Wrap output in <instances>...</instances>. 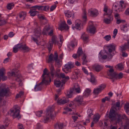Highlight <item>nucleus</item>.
<instances>
[{
  "mask_svg": "<svg viewBox=\"0 0 129 129\" xmlns=\"http://www.w3.org/2000/svg\"><path fill=\"white\" fill-rule=\"evenodd\" d=\"M115 46L113 44H110L107 46V49L109 53H111L112 51H115Z\"/></svg>",
  "mask_w": 129,
  "mask_h": 129,
  "instance_id": "obj_18",
  "label": "nucleus"
},
{
  "mask_svg": "<svg viewBox=\"0 0 129 129\" xmlns=\"http://www.w3.org/2000/svg\"><path fill=\"white\" fill-rule=\"evenodd\" d=\"M81 38L85 43H86L88 41V36L85 33H83Z\"/></svg>",
  "mask_w": 129,
  "mask_h": 129,
  "instance_id": "obj_19",
  "label": "nucleus"
},
{
  "mask_svg": "<svg viewBox=\"0 0 129 129\" xmlns=\"http://www.w3.org/2000/svg\"><path fill=\"white\" fill-rule=\"evenodd\" d=\"M125 22V21L124 20L120 19H117L116 20V23L119 24L121 23H124Z\"/></svg>",
  "mask_w": 129,
  "mask_h": 129,
  "instance_id": "obj_55",
  "label": "nucleus"
},
{
  "mask_svg": "<svg viewBox=\"0 0 129 129\" xmlns=\"http://www.w3.org/2000/svg\"><path fill=\"white\" fill-rule=\"evenodd\" d=\"M64 68L63 69V71L66 73L71 72V69L74 67L73 64L71 62H69L67 64H66L64 66Z\"/></svg>",
  "mask_w": 129,
  "mask_h": 129,
  "instance_id": "obj_7",
  "label": "nucleus"
},
{
  "mask_svg": "<svg viewBox=\"0 0 129 129\" xmlns=\"http://www.w3.org/2000/svg\"><path fill=\"white\" fill-rule=\"evenodd\" d=\"M88 14L92 17H95L99 14L98 11L96 9L91 8L88 10Z\"/></svg>",
  "mask_w": 129,
  "mask_h": 129,
  "instance_id": "obj_12",
  "label": "nucleus"
},
{
  "mask_svg": "<svg viewBox=\"0 0 129 129\" xmlns=\"http://www.w3.org/2000/svg\"><path fill=\"white\" fill-rule=\"evenodd\" d=\"M53 44L51 41H50L49 44L47 46V48L49 52H50L52 49Z\"/></svg>",
  "mask_w": 129,
  "mask_h": 129,
  "instance_id": "obj_35",
  "label": "nucleus"
},
{
  "mask_svg": "<svg viewBox=\"0 0 129 129\" xmlns=\"http://www.w3.org/2000/svg\"><path fill=\"white\" fill-rule=\"evenodd\" d=\"M6 101L3 100V98H0V105H4L6 104Z\"/></svg>",
  "mask_w": 129,
  "mask_h": 129,
  "instance_id": "obj_50",
  "label": "nucleus"
},
{
  "mask_svg": "<svg viewBox=\"0 0 129 129\" xmlns=\"http://www.w3.org/2000/svg\"><path fill=\"white\" fill-rule=\"evenodd\" d=\"M74 101L82 105H84L86 104V103L83 101V98L81 96H77L74 99Z\"/></svg>",
  "mask_w": 129,
  "mask_h": 129,
  "instance_id": "obj_13",
  "label": "nucleus"
},
{
  "mask_svg": "<svg viewBox=\"0 0 129 129\" xmlns=\"http://www.w3.org/2000/svg\"><path fill=\"white\" fill-rule=\"evenodd\" d=\"M54 111V109L52 107H49L47 108L46 111V117L44 119L45 123L48 121L50 117L53 118V114Z\"/></svg>",
  "mask_w": 129,
  "mask_h": 129,
  "instance_id": "obj_4",
  "label": "nucleus"
},
{
  "mask_svg": "<svg viewBox=\"0 0 129 129\" xmlns=\"http://www.w3.org/2000/svg\"><path fill=\"white\" fill-rule=\"evenodd\" d=\"M51 42L53 44L56 45L57 42V37L55 36H53L51 38Z\"/></svg>",
  "mask_w": 129,
  "mask_h": 129,
  "instance_id": "obj_36",
  "label": "nucleus"
},
{
  "mask_svg": "<svg viewBox=\"0 0 129 129\" xmlns=\"http://www.w3.org/2000/svg\"><path fill=\"white\" fill-rule=\"evenodd\" d=\"M78 0H68L69 3L71 4H73L77 2Z\"/></svg>",
  "mask_w": 129,
  "mask_h": 129,
  "instance_id": "obj_60",
  "label": "nucleus"
},
{
  "mask_svg": "<svg viewBox=\"0 0 129 129\" xmlns=\"http://www.w3.org/2000/svg\"><path fill=\"white\" fill-rule=\"evenodd\" d=\"M5 74V69L4 68H2L0 69V77L1 78Z\"/></svg>",
  "mask_w": 129,
  "mask_h": 129,
  "instance_id": "obj_40",
  "label": "nucleus"
},
{
  "mask_svg": "<svg viewBox=\"0 0 129 129\" xmlns=\"http://www.w3.org/2000/svg\"><path fill=\"white\" fill-rule=\"evenodd\" d=\"M109 75H110V78L112 79L115 78L116 79H119L123 77V74L121 73L119 74H117L114 71V70H111L109 72Z\"/></svg>",
  "mask_w": 129,
  "mask_h": 129,
  "instance_id": "obj_6",
  "label": "nucleus"
},
{
  "mask_svg": "<svg viewBox=\"0 0 129 129\" xmlns=\"http://www.w3.org/2000/svg\"><path fill=\"white\" fill-rule=\"evenodd\" d=\"M112 11L111 10L108 9V10L104 14V15L108 16V17H113V16L112 14Z\"/></svg>",
  "mask_w": 129,
  "mask_h": 129,
  "instance_id": "obj_25",
  "label": "nucleus"
},
{
  "mask_svg": "<svg viewBox=\"0 0 129 129\" xmlns=\"http://www.w3.org/2000/svg\"><path fill=\"white\" fill-rule=\"evenodd\" d=\"M18 128L19 129H24V127L23 125L19 123V124Z\"/></svg>",
  "mask_w": 129,
  "mask_h": 129,
  "instance_id": "obj_62",
  "label": "nucleus"
},
{
  "mask_svg": "<svg viewBox=\"0 0 129 129\" xmlns=\"http://www.w3.org/2000/svg\"><path fill=\"white\" fill-rule=\"evenodd\" d=\"M73 88L74 89V91L75 90L77 93H79L80 92V87L78 84H75Z\"/></svg>",
  "mask_w": 129,
  "mask_h": 129,
  "instance_id": "obj_22",
  "label": "nucleus"
},
{
  "mask_svg": "<svg viewBox=\"0 0 129 129\" xmlns=\"http://www.w3.org/2000/svg\"><path fill=\"white\" fill-rule=\"evenodd\" d=\"M55 128L58 129H62L63 127V124L62 123H58L54 125Z\"/></svg>",
  "mask_w": 129,
  "mask_h": 129,
  "instance_id": "obj_23",
  "label": "nucleus"
},
{
  "mask_svg": "<svg viewBox=\"0 0 129 129\" xmlns=\"http://www.w3.org/2000/svg\"><path fill=\"white\" fill-rule=\"evenodd\" d=\"M16 80L19 82V85L20 86H21L22 85V83L21 82V76L19 75L17 76V78L16 79Z\"/></svg>",
  "mask_w": 129,
  "mask_h": 129,
  "instance_id": "obj_41",
  "label": "nucleus"
},
{
  "mask_svg": "<svg viewBox=\"0 0 129 129\" xmlns=\"http://www.w3.org/2000/svg\"><path fill=\"white\" fill-rule=\"evenodd\" d=\"M96 29L92 21H89L88 27L87 28V31L90 33L94 34Z\"/></svg>",
  "mask_w": 129,
  "mask_h": 129,
  "instance_id": "obj_8",
  "label": "nucleus"
},
{
  "mask_svg": "<svg viewBox=\"0 0 129 129\" xmlns=\"http://www.w3.org/2000/svg\"><path fill=\"white\" fill-rule=\"evenodd\" d=\"M117 66L118 69L120 70H122L123 69V65L121 63L118 64Z\"/></svg>",
  "mask_w": 129,
  "mask_h": 129,
  "instance_id": "obj_56",
  "label": "nucleus"
},
{
  "mask_svg": "<svg viewBox=\"0 0 129 129\" xmlns=\"http://www.w3.org/2000/svg\"><path fill=\"white\" fill-rule=\"evenodd\" d=\"M56 7V6L55 5L52 6L50 8V10L51 11H53L55 8Z\"/></svg>",
  "mask_w": 129,
  "mask_h": 129,
  "instance_id": "obj_64",
  "label": "nucleus"
},
{
  "mask_svg": "<svg viewBox=\"0 0 129 129\" xmlns=\"http://www.w3.org/2000/svg\"><path fill=\"white\" fill-rule=\"evenodd\" d=\"M82 59L83 60L82 64L83 65L86 64L88 61L86 59V56L85 54H83Z\"/></svg>",
  "mask_w": 129,
  "mask_h": 129,
  "instance_id": "obj_34",
  "label": "nucleus"
},
{
  "mask_svg": "<svg viewBox=\"0 0 129 129\" xmlns=\"http://www.w3.org/2000/svg\"><path fill=\"white\" fill-rule=\"evenodd\" d=\"M54 84L55 86L57 87H59L61 85V82L58 79H55L54 80Z\"/></svg>",
  "mask_w": 129,
  "mask_h": 129,
  "instance_id": "obj_28",
  "label": "nucleus"
},
{
  "mask_svg": "<svg viewBox=\"0 0 129 129\" xmlns=\"http://www.w3.org/2000/svg\"><path fill=\"white\" fill-rule=\"evenodd\" d=\"M67 79H63L62 80V82H61V87H62L63 84L65 83L67 81Z\"/></svg>",
  "mask_w": 129,
  "mask_h": 129,
  "instance_id": "obj_61",
  "label": "nucleus"
},
{
  "mask_svg": "<svg viewBox=\"0 0 129 129\" xmlns=\"http://www.w3.org/2000/svg\"><path fill=\"white\" fill-rule=\"evenodd\" d=\"M20 110L18 109L12 110L11 111V115H12L13 118H17L19 119L21 118L20 115Z\"/></svg>",
  "mask_w": 129,
  "mask_h": 129,
  "instance_id": "obj_11",
  "label": "nucleus"
},
{
  "mask_svg": "<svg viewBox=\"0 0 129 129\" xmlns=\"http://www.w3.org/2000/svg\"><path fill=\"white\" fill-rule=\"evenodd\" d=\"M14 5L13 3H9L7 4V7L8 9L10 10L14 7Z\"/></svg>",
  "mask_w": 129,
  "mask_h": 129,
  "instance_id": "obj_43",
  "label": "nucleus"
},
{
  "mask_svg": "<svg viewBox=\"0 0 129 129\" xmlns=\"http://www.w3.org/2000/svg\"><path fill=\"white\" fill-rule=\"evenodd\" d=\"M49 69L50 70V73H49V75L50 74L51 76L52 77H53L55 74V70L54 66L52 63L50 64V65L49 66ZM47 73V72H46V74H48ZM50 77V76H49Z\"/></svg>",
  "mask_w": 129,
  "mask_h": 129,
  "instance_id": "obj_16",
  "label": "nucleus"
},
{
  "mask_svg": "<svg viewBox=\"0 0 129 129\" xmlns=\"http://www.w3.org/2000/svg\"><path fill=\"white\" fill-rule=\"evenodd\" d=\"M43 113L42 110H40L37 111L36 113V116L38 117H40L41 116V115Z\"/></svg>",
  "mask_w": 129,
  "mask_h": 129,
  "instance_id": "obj_52",
  "label": "nucleus"
},
{
  "mask_svg": "<svg viewBox=\"0 0 129 129\" xmlns=\"http://www.w3.org/2000/svg\"><path fill=\"white\" fill-rule=\"evenodd\" d=\"M105 67L107 68H110V69L108 70L107 72V73L108 76L110 77V75H109V72H110V70H114L113 69V66H110L106 65Z\"/></svg>",
  "mask_w": 129,
  "mask_h": 129,
  "instance_id": "obj_54",
  "label": "nucleus"
},
{
  "mask_svg": "<svg viewBox=\"0 0 129 129\" xmlns=\"http://www.w3.org/2000/svg\"><path fill=\"white\" fill-rule=\"evenodd\" d=\"M69 101V100L68 98H64L61 99L59 100H58V102L59 103V104L61 105L63 104L67 103Z\"/></svg>",
  "mask_w": 129,
  "mask_h": 129,
  "instance_id": "obj_20",
  "label": "nucleus"
},
{
  "mask_svg": "<svg viewBox=\"0 0 129 129\" xmlns=\"http://www.w3.org/2000/svg\"><path fill=\"white\" fill-rule=\"evenodd\" d=\"M15 34L12 32H10L8 34L9 37H13L14 35Z\"/></svg>",
  "mask_w": 129,
  "mask_h": 129,
  "instance_id": "obj_63",
  "label": "nucleus"
},
{
  "mask_svg": "<svg viewBox=\"0 0 129 129\" xmlns=\"http://www.w3.org/2000/svg\"><path fill=\"white\" fill-rule=\"evenodd\" d=\"M106 87L105 85H101L99 88L95 89L93 91V93L95 94H98L101 92V91L103 89Z\"/></svg>",
  "mask_w": 129,
  "mask_h": 129,
  "instance_id": "obj_15",
  "label": "nucleus"
},
{
  "mask_svg": "<svg viewBox=\"0 0 129 129\" xmlns=\"http://www.w3.org/2000/svg\"><path fill=\"white\" fill-rule=\"evenodd\" d=\"M123 119V115H121L120 114H118L117 119V122L119 123Z\"/></svg>",
  "mask_w": 129,
  "mask_h": 129,
  "instance_id": "obj_38",
  "label": "nucleus"
},
{
  "mask_svg": "<svg viewBox=\"0 0 129 129\" xmlns=\"http://www.w3.org/2000/svg\"><path fill=\"white\" fill-rule=\"evenodd\" d=\"M120 103L119 101H118L114 104L113 106L115 107L119 108L120 106Z\"/></svg>",
  "mask_w": 129,
  "mask_h": 129,
  "instance_id": "obj_59",
  "label": "nucleus"
},
{
  "mask_svg": "<svg viewBox=\"0 0 129 129\" xmlns=\"http://www.w3.org/2000/svg\"><path fill=\"white\" fill-rule=\"evenodd\" d=\"M41 6L36 5L34 6H33L31 7V8H33L34 9L33 10H35L36 9H38L39 10H40Z\"/></svg>",
  "mask_w": 129,
  "mask_h": 129,
  "instance_id": "obj_57",
  "label": "nucleus"
},
{
  "mask_svg": "<svg viewBox=\"0 0 129 129\" xmlns=\"http://www.w3.org/2000/svg\"><path fill=\"white\" fill-rule=\"evenodd\" d=\"M105 39L107 41H108L110 40L111 39V36L110 35H107L104 37Z\"/></svg>",
  "mask_w": 129,
  "mask_h": 129,
  "instance_id": "obj_58",
  "label": "nucleus"
},
{
  "mask_svg": "<svg viewBox=\"0 0 129 129\" xmlns=\"http://www.w3.org/2000/svg\"><path fill=\"white\" fill-rule=\"evenodd\" d=\"M49 7L48 6H41V10H43L44 11H47L49 9Z\"/></svg>",
  "mask_w": 129,
  "mask_h": 129,
  "instance_id": "obj_51",
  "label": "nucleus"
},
{
  "mask_svg": "<svg viewBox=\"0 0 129 129\" xmlns=\"http://www.w3.org/2000/svg\"><path fill=\"white\" fill-rule=\"evenodd\" d=\"M73 74H75V75H76V77H74V75H73L72 76V78L73 79H77L78 78V72H76V71H75Z\"/></svg>",
  "mask_w": 129,
  "mask_h": 129,
  "instance_id": "obj_53",
  "label": "nucleus"
},
{
  "mask_svg": "<svg viewBox=\"0 0 129 129\" xmlns=\"http://www.w3.org/2000/svg\"><path fill=\"white\" fill-rule=\"evenodd\" d=\"M115 111L113 109L111 108L110 110L108 117L111 121L115 120L116 117L115 114Z\"/></svg>",
  "mask_w": 129,
  "mask_h": 129,
  "instance_id": "obj_9",
  "label": "nucleus"
},
{
  "mask_svg": "<svg viewBox=\"0 0 129 129\" xmlns=\"http://www.w3.org/2000/svg\"><path fill=\"white\" fill-rule=\"evenodd\" d=\"M74 91V89L72 88L70 90L67 92V95L68 97L71 98L72 97V93Z\"/></svg>",
  "mask_w": 129,
  "mask_h": 129,
  "instance_id": "obj_31",
  "label": "nucleus"
},
{
  "mask_svg": "<svg viewBox=\"0 0 129 129\" xmlns=\"http://www.w3.org/2000/svg\"><path fill=\"white\" fill-rule=\"evenodd\" d=\"M29 12L30 13V16H34L37 14L38 13V11L31 9L30 10Z\"/></svg>",
  "mask_w": 129,
  "mask_h": 129,
  "instance_id": "obj_33",
  "label": "nucleus"
},
{
  "mask_svg": "<svg viewBox=\"0 0 129 129\" xmlns=\"http://www.w3.org/2000/svg\"><path fill=\"white\" fill-rule=\"evenodd\" d=\"M121 29L124 32H126L128 28L126 24L123 25L121 27Z\"/></svg>",
  "mask_w": 129,
  "mask_h": 129,
  "instance_id": "obj_45",
  "label": "nucleus"
},
{
  "mask_svg": "<svg viewBox=\"0 0 129 129\" xmlns=\"http://www.w3.org/2000/svg\"><path fill=\"white\" fill-rule=\"evenodd\" d=\"M93 111L91 109H88L87 111V113L89 117H90L93 115Z\"/></svg>",
  "mask_w": 129,
  "mask_h": 129,
  "instance_id": "obj_47",
  "label": "nucleus"
},
{
  "mask_svg": "<svg viewBox=\"0 0 129 129\" xmlns=\"http://www.w3.org/2000/svg\"><path fill=\"white\" fill-rule=\"evenodd\" d=\"M26 15V12H22L20 13L19 14V16L20 20H22L24 19Z\"/></svg>",
  "mask_w": 129,
  "mask_h": 129,
  "instance_id": "obj_24",
  "label": "nucleus"
},
{
  "mask_svg": "<svg viewBox=\"0 0 129 129\" xmlns=\"http://www.w3.org/2000/svg\"><path fill=\"white\" fill-rule=\"evenodd\" d=\"M91 92V90L89 88H87L86 89L84 93L85 95L87 96L89 95Z\"/></svg>",
  "mask_w": 129,
  "mask_h": 129,
  "instance_id": "obj_46",
  "label": "nucleus"
},
{
  "mask_svg": "<svg viewBox=\"0 0 129 129\" xmlns=\"http://www.w3.org/2000/svg\"><path fill=\"white\" fill-rule=\"evenodd\" d=\"M89 74L91 77L90 78V82L92 83H94L95 82V80L94 75L92 73H90Z\"/></svg>",
  "mask_w": 129,
  "mask_h": 129,
  "instance_id": "obj_42",
  "label": "nucleus"
},
{
  "mask_svg": "<svg viewBox=\"0 0 129 129\" xmlns=\"http://www.w3.org/2000/svg\"><path fill=\"white\" fill-rule=\"evenodd\" d=\"M59 75L61 78H64L67 80H68L69 79V77L68 76H65V75L64 73H60Z\"/></svg>",
  "mask_w": 129,
  "mask_h": 129,
  "instance_id": "obj_44",
  "label": "nucleus"
},
{
  "mask_svg": "<svg viewBox=\"0 0 129 129\" xmlns=\"http://www.w3.org/2000/svg\"><path fill=\"white\" fill-rule=\"evenodd\" d=\"M100 115L98 114H96L94 115L93 118V121L95 123H96L99 120L100 118Z\"/></svg>",
  "mask_w": 129,
  "mask_h": 129,
  "instance_id": "obj_26",
  "label": "nucleus"
},
{
  "mask_svg": "<svg viewBox=\"0 0 129 129\" xmlns=\"http://www.w3.org/2000/svg\"><path fill=\"white\" fill-rule=\"evenodd\" d=\"M47 69L45 68L43 71V73L42 75V77L43 79L42 82L39 84L37 85L35 87V91L40 90L42 88V84H44L45 85H47L49 84L51 82V80L49 77V74H46Z\"/></svg>",
  "mask_w": 129,
  "mask_h": 129,
  "instance_id": "obj_1",
  "label": "nucleus"
},
{
  "mask_svg": "<svg viewBox=\"0 0 129 129\" xmlns=\"http://www.w3.org/2000/svg\"><path fill=\"white\" fill-rule=\"evenodd\" d=\"M83 51L81 47H79V48L77 51V54L78 55V57H79L82 54Z\"/></svg>",
  "mask_w": 129,
  "mask_h": 129,
  "instance_id": "obj_37",
  "label": "nucleus"
},
{
  "mask_svg": "<svg viewBox=\"0 0 129 129\" xmlns=\"http://www.w3.org/2000/svg\"><path fill=\"white\" fill-rule=\"evenodd\" d=\"M11 95L9 88H5L2 86H0V96L3 97L5 96H9Z\"/></svg>",
  "mask_w": 129,
  "mask_h": 129,
  "instance_id": "obj_5",
  "label": "nucleus"
},
{
  "mask_svg": "<svg viewBox=\"0 0 129 129\" xmlns=\"http://www.w3.org/2000/svg\"><path fill=\"white\" fill-rule=\"evenodd\" d=\"M65 16L69 18L72 17V13L69 10L64 12Z\"/></svg>",
  "mask_w": 129,
  "mask_h": 129,
  "instance_id": "obj_29",
  "label": "nucleus"
},
{
  "mask_svg": "<svg viewBox=\"0 0 129 129\" xmlns=\"http://www.w3.org/2000/svg\"><path fill=\"white\" fill-rule=\"evenodd\" d=\"M13 52L16 53L17 52L19 49L23 50L24 52H27L29 51L30 49L25 44H18L16 45L13 48Z\"/></svg>",
  "mask_w": 129,
  "mask_h": 129,
  "instance_id": "obj_2",
  "label": "nucleus"
},
{
  "mask_svg": "<svg viewBox=\"0 0 129 129\" xmlns=\"http://www.w3.org/2000/svg\"><path fill=\"white\" fill-rule=\"evenodd\" d=\"M124 109L126 110V112L128 113H129V104H127L124 106Z\"/></svg>",
  "mask_w": 129,
  "mask_h": 129,
  "instance_id": "obj_49",
  "label": "nucleus"
},
{
  "mask_svg": "<svg viewBox=\"0 0 129 129\" xmlns=\"http://www.w3.org/2000/svg\"><path fill=\"white\" fill-rule=\"evenodd\" d=\"M60 30H62L63 29L67 30L69 28V26L64 21L62 22L60 24L59 26Z\"/></svg>",
  "mask_w": 129,
  "mask_h": 129,
  "instance_id": "obj_17",
  "label": "nucleus"
},
{
  "mask_svg": "<svg viewBox=\"0 0 129 129\" xmlns=\"http://www.w3.org/2000/svg\"><path fill=\"white\" fill-rule=\"evenodd\" d=\"M59 38L60 39V42H58L57 41L56 43L57 44L58 46H59V47H60L62 45V43L63 40V37L62 36L60 35Z\"/></svg>",
  "mask_w": 129,
  "mask_h": 129,
  "instance_id": "obj_30",
  "label": "nucleus"
},
{
  "mask_svg": "<svg viewBox=\"0 0 129 129\" xmlns=\"http://www.w3.org/2000/svg\"><path fill=\"white\" fill-rule=\"evenodd\" d=\"M8 75L9 77H10L12 76H14L15 77L18 76L17 75L15 74V72H9L8 73Z\"/></svg>",
  "mask_w": 129,
  "mask_h": 129,
  "instance_id": "obj_48",
  "label": "nucleus"
},
{
  "mask_svg": "<svg viewBox=\"0 0 129 129\" xmlns=\"http://www.w3.org/2000/svg\"><path fill=\"white\" fill-rule=\"evenodd\" d=\"M54 61H55V64L58 65H59L60 62L61 61V60L58 58V56L56 52H55L54 55L52 54H51L49 57V59L48 61V62L49 63L52 62Z\"/></svg>",
  "mask_w": 129,
  "mask_h": 129,
  "instance_id": "obj_3",
  "label": "nucleus"
},
{
  "mask_svg": "<svg viewBox=\"0 0 129 129\" xmlns=\"http://www.w3.org/2000/svg\"><path fill=\"white\" fill-rule=\"evenodd\" d=\"M92 68L93 70L97 72H99L102 70L103 67L101 65L97 64H95L92 66Z\"/></svg>",
  "mask_w": 129,
  "mask_h": 129,
  "instance_id": "obj_14",
  "label": "nucleus"
},
{
  "mask_svg": "<svg viewBox=\"0 0 129 129\" xmlns=\"http://www.w3.org/2000/svg\"><path fill=\"white\" fill-rule=\"evenodd\" d=\"M41 31L39 28L36 29L35 31L34 35L36 38H38L41 35Z\"/></svg>",
  "mask_w": 129,
  "mask_h": 129,
  "instance_id": "obj_21",
  "label": "nucleus"
},
{
  "mask_svg": "<svg viewBox=\"0 0 129 129\" xmlns=\"http://www.w3.org/2000/svg\"><path fill=\"white\" fill-rule=\"evenodd\" d=\"M82 18L83 21H86L87 20L86 13L85 10L83 11V15L82 16Z\"/></svg>",
  "mask_w": 129,
  "mask_h": 129,
  "instance_id": "obj_39",
  "label": "nucleus"
},
{
  "mask_svg": "<svg viewBox=\"0 0 129 129\" xmlns=\"http://www.w3.org/2000/svg\"><path fill=\"white\" fill-rule=\"evenodd\" d=\"M74 91V89L72 88L70 90L67 92V95L68 97L71 98L72 97V93Z\"/></svg>",
  "mask_w": 129,
  "mask_h": 129,
  "instance_id": "obj_32",
  "label": "nucleus"
},
{
  "mask_svg": "<svg viewBox=\"0 0 129 129\" xmlns=\"http://www.w3.org/2000/svg\"><path fill=\"white\" fill-rule=\"evenodd\" d=\"M109 18H105L104 19V22L106 24H109L111 21L113 20V17H108Z\"/></svg>",
  "mask_w": 129,
  "mask_h": 129,
  "instance_id": "obj_27",
  "label": "nucleus"
},
{
  "mask_svg": "<svg viewBox=\"0 0 129 129\" xmlns=\"http://www.w3.org/2000/svg\"><path fill=\"white\" fill-rule=\"evenodd\" d=\"M75 25V26L73 25L72 28L73 29L76 28L77 29L80 30L83 28V24L79 20H77L76 21Z\"/></svg>",
  "mask_w": 129,
  "mask_h": 129,
  "instance_id": "obj_10",
  "label": "nucleus"
}]
</instances>
